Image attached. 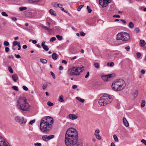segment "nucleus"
<instances>
[{"mask_svg": "<svg viewBox=\"0 0 146 146\" xmlns=\"http://www.w3.org/2000/svg\"><path fill=\"white\" fill-rule=\"evenodd\" d=\"M78 139V133L76 129L71 128L67 130L65 137V144L67 146H74Z\"/></svg>", "mask_w": 146, "mask_h": 146, "instance_id": "1", "label": "nucleus"}, {"mask_svg": "<svg viewBox=\"0 0 146 146\" xmlns=\"http://www.w3.org/2000/svg\"><path fill=\"white\" fill-rule=\"evenodd\" d=\"M54 122L53 119L50 116L45 117L40 121V125L41 131L45 133L49 132L51 128V125Z\"/></svg>", "mask_w": 146, "mask_h": 146, "instance_id": "2", "label": "nucleus"}, {"mask_svg": "<svg viewBox=\"0 0 146 146\" xmlns=\"http://www.w3.org/2000/svg\"><path fill=\"white\" fill-rule=\"evenodd\" d=\"M17 106L21 111H28L31 110V106L25 97H20L17 100Z\"/></svg>", "mask_w": 146, "mask_h": 146, "instance_id": "3", "label": "nucleus"}, {"mask_svg": "<svg viewBox=\"0 0 146 146\" xmlns=\"http://www.w3.org/2000/svg\"><path fill=\"white\" fill-rule=\"evenodd\" d=\"M111 97L106 94H104L103 96L101 97L98 100L99 104L101 106H105L109 104L112 101Z\"/></svg>", "mask_w": 146, "mask_h": 146, "instance_id": "4", "label": "nucleus"}, {"mask_svg": "<svg viewBox=\"0 0 146 146\" xmlns=\"http://www.w3.org/2000/svg\"><path fill=\"white\" fill-rule=\"evenodd\" d=\"M84 70V67L81 65L78 66L73 67L72 69H70L68 70V73L70 76L73 75L78 76Z\"/></svg>", "mask_w": 146, "mask_h": 146, "instance_id": "5", "label": "nucleus"}, {"mask_svg": "<svg viewBox=\"0 0 146 146\" xmlns=\"http://www.w3.org/2000/svg\"><path fill=\"white\" fill-rule=\"evenodd\" d=\"M117 39L118 40L127 41L128 40L127 33L123 32L118 33L117 35Z\"/></svg>", "mask_w": 146, "mask_h": 146, "instance_id": "6", "label": "nucleus"}, {"mask_svg": "<svg viewBox=\"0 0 146 146\" xmlns=\"http://www.w3.org/2000/svg\"><path fill=\"white\" fill-rule=\"evenodd\" d=\"M124 82V80L121 79L115 80L111 85V87L112 89L114 90L118 87V86H121V84L123 83Z\"/></svg>", "mask_w": 146, "mask_h": 146, "instance_id": "7", "label": "nucleus"}, {"mask_svg": "<svg viewBox=\"0 0 146 146\" xmlns=\"http://www.w3.org/2000/svg\"><path fill=\"white\" fill-rule=\"evenodd\" d=\"M15 120L17 122L21 124H25L27 122L26 120L23 117H20L16 116L15 118Z\"/></svg>", "mask_w": 146, "mask_h": 146, "instance_id": "8", "label": "nucleus"}, {"mask_svg": "<svg viewBox=\"0 0 146 146\" xmlns=\"http://www.w3.org/2000/svg\"><path fill=\"white\" fill-rule=\"evenodd\" d=\"M111 0H100L99 2L100 5L103 7H106L108 5V4L111 2Z\"/></svg>", "mask_w": 146, "mask_h": 146, "instance_id": "9", "label": "nucleus"}, {"mask_svg": "<svg viewBox=\"0 0 146 146\" xmlns=\"http://www.w3.org/2000/svg\"><path fill=\"white\" fill-rule=\"evenodd\" d=\"M0 146H10L6 141L0 136Z\"/></svg>", "mask_w": 146, "mask_h": 146, "instance_id": "10", "label": "nucleus"}, {"mask_svg": "<svg viewBox=\"0 0 146 146\" xmlns=\"http://www.w3.org/2000/svg\"><path fill=\"white\" fill-rule=\"evenodd\" d=\"M114 76L113 74H109L106 75H104L102 76V79L105 81H106L111 78L113 77Z\"/></svg>", "mask_w": 146, "mask_h": 146, "instance_id": "11", "label": "nucleus"}, {"mask_svg": "<svg viewBox=\"0 0 146 146\" xmlns=\"http://www.w3.org/2000/svg\"><path fill=\"white\" fill-rule=\"evenodd\" d=\"M121 86H122V87L121 86H118V87H117L114 90L115 91H119L123 89L125 86V82L123 83H122V84H121Z\"/></svg>", "mask_w": 146, "mask_h": 146, "instance_id": "12", "label": "nucleus"}, {"mask_svg": "<svg viewBox=\"0 0 146 146\" xmlns=\"http://www.w3.org/2000/svg\"><path fill=\"white\" fill-rule=\"evenodd\" d=\"M100 132V131L99 129H96L94 133V135L96 138L99 140H100L101 139V137L99 134Z\"/></svg>", "mask_w": 146, "mask_h": 146, "instance_id": "13", "label": "nucleus"}, {"mask_svg": "<svg viewBox=\"0 0 146 146\" xmlns=\"http://www.w3.org/2000/svg\"><path fill=\"white\" fill-rule=\"evenodd\" d=\"M69 118L71 119L74 120L76 119L78 117V114L75 115L74 114H70L69 115Z\"/></svg>", "mask_w": 146, "mask_h": 146, "instance_id": "14", "label": "nucleus"}, {"mask_svg": "<svg viewBox=\"0 0 146 146\" xmlns=\"http://www.w3.org/2000/svg\"><path fill=\"white\" fill-rule=\"evenodd\" d=\"M45 43V42L44 41L42 42L41 44V46L45 50L47 51L49 50V48L46 45L44 44Z\"/></svg>", "mask_w": 146, "mask_h": 146, "instance_id": "15", "label": "nucleus"}, {"mask_svg": "<svg viewBox=\"0 0 146 146\" xmlns=\"http://www.w3.org/2000/svg\"><path fill=\"white\" fill-rule=\"evenodd\" d=\"M12 78L13 80V81L16 82L17 81V80L18 79V77L17 74H14L12 75Z\"/></svg>", "mask_w": 146, "mask_h": 146, "instance_id": "16", "label": "nucleus"}, {"mask_svg": "<svg viewBox=\"0 0 146 146\" xmlns=\"http://www.w3.org/2000/svg\"><path fill=\"white\" fill-rule=\"evenodd\" d=\"M40 26L43 29L47 30L49 32H50L52 31V29H50L49 28L47 27H46L44 26L42 24H40Z\"/></svg>", "mask_w": 146, "mask_h": 146, "instance_id": "17", "label": "nucleus"}, {"mask_svg": "<svg viewBox=\"0 0 146 146\" xmlns=\"http://www.w3.org/2000/svg\"><path fill=\"white\" fill-rule=\"evenodd\" d=\"M123 122L125 126L128 127V122L125 117H123Z\"/></svg>", "mask_w": 146, "mask_h": 146, "instance_id": "18", "label": "nucleus"}, {"mask_svg": "<svg viewBox=\"0 0 146 146\" xmlns=\"http://www.w3.org/2000/svg\"><path fill=\"white\" fill-rule=\"evenodd\" d=\"M139 44L140 46L142 47H143L146 44V42L145 41L143 40H141L139 42Z\"/></svg>", "mask_w": 146, "mask_h": 146, "instance_id": "19", "label": "nucleus"}, {"mask_svg": "<svg viewBox=\"0 0 146 146\" xmlns=\"http://www.w3.org/2000/svg\"><path fill=\"white\" fill-rule=\"evenodd\" d=\"M52 57L54 60H56L58 58V55L56 53H53L52 55Z\"/></svg>", "mask_w": 146, "mask_h": 146, "instance_id": "20", "label": "nucleus"}, {"mask_svg": "<svg viewBox=\"0 0 146 146\" xmlns=\"http://www.w3.org/2000/svg\"><path fill=\"white\" fill-rule=\"evenodd\" d=\"M48 84H49L50 86L51 85V84L50 83L47 82L45 84H43L42 86V89L43 90H45L48 86Z\"/></svg>", "mask_w": 146, "mask_h": 146, "instance_id": "21", "label": "nucleus"}, {"mask_svg": "<svg viewBox=\"0 0 146 146\" xmlns=\"http://www.w3.org/2000/svg\"><path fill=\"white\" fill-rule=\"evenodd\" d=\"M59 5H61L62 6V5L58 3H52V6L55 7H60L59 6Z\"/></svg>", "mask_w": 146, "mask_h": 146, "instance_id": "22", "label": "nucleus"}, {"mask_svg": "<svg viewBox=\"0 0 146 146\" xmlns=\"http://www.w3.org/2000/svg\"><path fill=\"white\" fill-rule=\"evenodd\" d=\"M49 12L52 15H53L54 16H56V12L52 9H50V10Z\"/></svg>", "mask_w": 146, "mask_h": 146, "instance_id": "23", "label": "nucleus"}, {"mask_svg": "<svg viewBox=\"0 0 146 146\" xmlns=\"http://www.w3.org/2000/svg\"><path fill=\"white\" fill-rule=\"evenodd\" d=\"M134 25L132 22H130L128 24V27L131 29H132L134 27Z\"/></svg>", "mask_w": 146, "mask_h": 146, "instance_id": "24", "label": "nucleus"}, {"mask_svg": "<svg viewBox=\"0 0 146 146\" xmlns=\"http://www.w3.org/2000/svg\"><path fill=\"white\" fill-rule=\"evenodd\" d=\"M64 97L62 95H61L59 96L58 100L60 102H64Z\"/></svg>", "mask_w": 146, "mask_h": 146, "instance_id": "25", "label": "nucleus"}, {"mask_svg": "<svg viewBox=\"0 0 146 146\" xmlns=\"http://www.w3.org/2000/svg\"><path fill=\"white\" fill-rule=\"evenodd\" d=\"M76 99L78 100L82 103H83L84 102V99H82L79 97H77L76 98Z\"/></svg>", "mask_w": 146, "mask_h": 146, "instance_id": "26", "label": "nucleus"}, {"mask_svg": "<svg viewBox=\"0 0 146 146\" xmlns=\"http://www.w3.org/2000/svg\"><path fill=\"white\" fill-rule=\"evenodd\" d=\"M138 92V91L136 90L133 93V97L134 98H135L137 97Z\"/></svg>", "mask_w": 146, "mask_h": 146, "instance_id": "27", "label": "nucleus"}, {"mask_svg": "<svg viewBox=\"0 0 146 146\" xmlns=\"http://www.w3.org/2000/svg\"><path fill=\"white\" fill-rule=\"evenodd\" d=\"M40 61L43 64H46L47 62V60L44 59L40 58Z\"/></svg>", "mask_w": 146, "mask_h": 146, "instance_id": "28", "label": "nucleus"}, {"mask_svg": "<svg viewBox=\"0 0 146 146\" xmlns=\"http://www.w3.org/2000/svg\"><path fill=\"white\" fill-rule=\"evenodd\" d=\"M54 136L53 135H51L48 136H47V140H49L50 139L54 138Z\"/></svg>", "mask_w": 146, "mask_h": 146, "instance_id": "29", "label": "nucleus"}, {"mask_svg": "<svg viewBox=\"0 0 146 146\" xmlns=\"http://www.w3.org/2000/svg\"><path fill=\"white\" fill-rule=\"evenodd\" d=\"M94 65L96 68L98 69L99 68L100 64L99 63L97 62L95 63L94 64Z\"/></svg>", "mask_w": 146, "mask_h": 146, "instance_id": "30", "label": "nucleus"}, {"mask_svg": "<svg viewBox=\"0 0 146 146\" xmlns=\"http://www.w3.org/2000/svg\"><path fill=\"white\" fill-rule=\"evenodd\" d=\"M47 137V136L46 135H43L42 137V139L44 141H46L48 140Z\"/></svg>", "mask_w": 146, "mask_h": 146, "instance_id": "31", "label": "nucleus"}, {"mask_svg": "<svg viewBox=\"0 0 146 146\" xmlns=\"http://www.w3.org/2000/svg\"><path fill=\"white\" fill-rule=\"evenodd\" d=\"M145 100H143L142 101V103L141 104V107L143 108L145 106Z\"/></svg>", "mask_w": 146, "mask_h": 146, "instance_id": "32", "label": "nucleus"}, {"mask_svg": "<svg viewBox=\"0 0 146 146\" xmlns=\"http://www.w3.org/2000/svg\"><path fill=\"white\" fill-rule=\"evenodd\" d=\"M107 65L108 66H110L111 67H112L114 65V63L113 62H111L110 63L109 62H108L107 63Z\"/></svg>", "mask_w": 146, "mask_h": 146, "instance_id": "33", "label": "nucleus"}, {"mask_svg": "<svg viewBox=\"0 0 146 146\" xmlns=\"http://www.w3.org/2000/svg\"><path fill=\"white\" fill-rule=\"evenodd\" d=\"M58 39L59 40H60L62 39V36H60L59 35H57L56 36Z\"/></svg>", "mask_w": 146, "mask_h": 146, "instance_id": "34", "label": "nucleus"}, {"mask_svg": "<svg viewBox=\"0 0 146 146\" xmlns=\"http://www.w3.org/2000/svg\"><path fill=\"white\" fill-rule=\"evenodd\" d=\"M19 9L21 11H23L26 10L27 8L25 7H20Z\"/></svg>", "mask_w": 146, "mask_h": 146, "instance_id": "35", "label": "nucleus"}, {"mask_svg": "<svg viewBox=\"0 0 146 146\" xmlns=\"http://www.w3.org/2000/svg\"><path fill=\"white\" fill-rule=\"evenodd\" d=\"M113 137L115 141L116 142H117L118 141V138L116 135H113Z\"/></svg>", "mask_w": 146, "mask_h": 146, "instance_id": "36", "label": "nucleus"}, {"mask_svg": "<svg viewBox=\"0 0 146 146\" xmlns=\"http://www.w3.org/2000/svg\"><path fill=\"white\" fill-rule=\"evenodd\" d=\"M8 70L9 72L11 73L12 74L13 73V70L11 67L9 66L8 67Z\"/></svg>", "mask_w": 146, "mask_h": 146, "instance_id": "37", "label": "nucleus"}, {"mask_svg": "<svg viewBox=\"0 0 146 146\" xmlns=\"http://www.w3.org/2000/svg\"><path fill=\"white\" fill-rule=\"evenodd\" d=\"M47 104L50 106H53L54 104L48 101L47 102Z\"/></svg>", "mask_w": 146, "mask_h": 146, "instance_id": "38", "label": "nucleus"}, {"mask_svg": "<svg viewBox=\"0 0 146 146\" xmlns=\"http://www.w3.org/2000/svg\"><path fill=\"white\" fill-rule=\"evenodd\" d=\"M1 15L5 17H7L8 16V15L5 12H2L1 13Z\"/></svg>", "mask_w": 146, "mask_h": 146, "instance_id": "39", "label": "nucleus"}, {"mask_svg": "<svg viewBox=\"0 0 146 146\" xmlns=\"http://www.w3.org/2000/svg\"><path fill=\"white\" fill-rule=\"evenodd\" d=\"M12 88L13 89L15 90L16 91H18L19 90L18 87L16 86H13L12 87Z\"/></svg>", "mask_w": 146, "mask_h": 146, "instance_id": "40", "label": "nucleus"}, {"mask_svg": "<svg viewBox=\"0 0 146 146\" xmlns=\"http://www.w3.org/2000/svg\"><path fill=\"white\" fill-rule=\"evenodd\" d=\"M84 6L83 5H82L80 6L77 9V10L78 11H80L81 9Z\"/></svg>", "mask_w": 146, "mask_h": 146, "instance_id": "41", "label": "nucleus"}, {"mask_svg": "<svg viewBox=\"0 0 146 146\" xmlns=\"http://www.w3.org/2000/svg\"><path fill=\"white\" fill-rule=\"evenodd\" d=\"M87 9L88 10V11L89 12V13H90L91 12V11H92V10L90 9V8L88 6H87Z\"/></svg>", "mask_w": 146, "mask_h": 146, "instance_id": "42", "label": "nucleus"}, {"mask_svg": "<svg viewBox=\"0 0 146 146\" xmlns=\"http://www.w3.org/2000/svg\"><path fill=\"white\" fill-rule=\"evenodd\" d=\"M3 44L5 46H8L9 45V43L8 41H5L4 42Z\"/></svg>", "mask_w": 146, "mask_h": 146, "instance_id": "43", "label": "nucleus"}, {"mask_svg": "<svg viewBox=\"0 0 146 146\" xmlns=\"http://www.w3.org/2000/svg\"><path fill=\"white\" fill-rule=\"evenodd\" d=\"M56 40V38L55 37H52L50 40V41L51 42H53V41H55Z\"/></svg>", "mask_w": 146, "mask_h": 146, "instance_id": "44", "label": "nucleus"}, {"mask_svg": "<svg viewBox=\"0 0 146 146\" xmlns=\"http://www.w3.org/2000/svg\"><path fill=\"white\" fill-rule=\"evenodd\" d=\"M18 42L17 41H14V42H13V45L14 46H15L17 45H18Z\"/></svg>", "mask_w": 146, "mask_h": 146, "instance_id": "45", "label": "nucleus"}, {"mask_svg": "<svg viewBox=\"0 0 146 146\" xmlns=\"http://www.w3.org/2000/svg\"><path fill=\"white\" fill-rule=\"evenodd\" d=\"M134 31L136 33H138L139 32V29L138 28H136L134 29Z\"/></svg>", "mask_w": 146, "mask_h": 146, "instance_id": "46", "label": "nucleus"}, {"mask_svg": "<svg viewBox=\"0 0 146 146\" xmlns=\"http://www.w3.org/2000/svg\"><path fill=\"white\" fill-rule=\"evenodd\" d=\"M23 88L24 90L26 91H27L28 90V88L25 86H23Z\"/></svg>", "mask_w": 146, "mask_h": 146, "instance_id": "47", "label": "nucleus"}, {"mask_svg": "<svg viewBox=\"0 0 146 146\" xmlns=\"http://www.w3.org/2000/svg\"><path fill=\"white\" fill-rule=\"evenodd\" d=\"M35 119L33 120L30 121L29 124L30 125H32L33 123L35 122Z\"/></svg>", "mask_w": 146, "mask_h": 146, "instance_id": "48", "label": "nucleus"}, {"mask_svg": "<svg viewBox=\"0 0 146 146\" xmlns=\"http://www.w3.org/2000/svg\"><path fill=\"white\" fill-rule=\"evenodd\" d=\"M34 145L35 146H41V144L40 143H36L34 144Z\"/></svg>", "mask_w": 146, "mask_h": 146, "instance_id": "49", "label": "nucleus"}, {"mask_svg": "<svg viewBox=\"0 0 146 146\" xmlns=\"http://www.w3.org/2000/svg\"><path fill=\"white\" fill-rule=\"evenodd\" d=\"M137 57L138 58H140L141 56V54L140 52H138L137 53Z\"/></svg>", "mask_w": 146, "mask_h": 146, "instance_id": "50", "label": "nucleus"}, {"mask_svg": "<svg viewBox=\"0 0 146 146\" xmlns=\"http://www.w3.org/2000/svg\"><path fill=\"white\" fill-rule=\"evenodd\" d=\"M141 141L144 144L146 145V141L144 139H142L141 140Z\"/></svg>", "mask_w": 146, "mask_h": 146, "instance_id": "51", "label": "nucleus"}, {"mask_svg": "<svg viewBox=\"0 0 146 146\" xmlns=\"http://www.w3.org/2000/svg\"><path fill=\"white\" fill-rule=\"evenodd\" d=\"M50 73V74H51V75L52 76L53 78L54 79H55V75L54 74V73L52 71H51Z\"/></svg>", "mask_w": 146, "mask_h": 146, "instance_id": "52", "label": "nucleus"}, {"mask_svg": "<svg viewBox=\"0 0 146 146\" xmlns=\"http://www.w3.org/2000/svg\"><path fill=\"white\" fill-rule=\"evenodd\" d=\"M5 50L6 52H8L9 51V48L8 47H6L5 48Z\"/></svg>", "mask_w": 146, "mask_h": 146, "instance_id": "53", "label": "nucleus"}, {"mask_svg": "<svg viewBox=\"0 0 146 146\" xmlns=\"http://www.w3.org/2000/svg\"><path fill=\"white\" fill-rule=\"evenodd\" d=\"M80 35L82 36H84L85 35V34L83 32H81L80 33Z\"/></svg>", "mask_w": 146, "mask_h": 146, "instance_id": "54", "label": "nucleus"}, {"mask_svg": "<svg viewBox=\"0 0 146 146\" xmlns=\"http://www.w3.org/2000/svg\"><path fill=\"white\" fill-rule=\"evenodd\" d=\"M32 3L38 2L40 0H30Z\"/></svg>", "mask_w": 146, "mask_h": 146, "instance_id": "55", "label": "nucleus"}, {"mask_svg": "<svg viewBox=\"0 0 146 146\" xmlns=\"http://www.w3.org/2000/svg\"><path fill=\"white\" fill-rule=\"evenodd\" d=\"M113 17L119 18L120 17V16L119 15H115L113 16Z\"/></svg>", "mask_w": 146, "mask_h": 146, "instance_id": "56", "label": "nucleus"}, {"mask_svg": "<svg viewBox=\"0 0 146 146\" xmlns=\"http://www.w3.org/2000/svg\"><path fill=\"white\" fill-rule=\"evenodd\" d=\"M15 57L17 58H21V57L19 55V54H15Z\"/></svg>", "mask_w": 146, "mask_h": 146, "instance_id": "57", "label": "nucleus"}, {"mask_svg": "<svg viewBox=\"0 0 146 146\" xmlns=\"http://www.w3.org/2000/svg\"><path fill=\"white\" fill-rule=\"evenodd\" d=\"M89 72H88L86 75V76H85V78H87L89 76Z\"/></svg>", "mask_w": 146, "mask_h": 146, "instance_id": "58", "label": "nucleus"}, {"mask_svg": "<svg viewBox=\"0 0 146 146\" xmlns=\"http://www.w3.org/2000/svg\"><path fill=\"white\" fill-rule=\"evenodd\" d=\"M77 87V86L76 85H73L72 86V88L73 89H75Z\"/></svg>", "mask_w": 146, "mask_h": 146, "instance_id": "59", "label": "nucleus"}, {"mask_svg": "<svg viewBox=\"0 0 146 146\" xmlns=\"http://www.w3.org/2000/svg\"><path fill=\"white\" fill-rule=\"evenodd\" d=\"M61 10H62V11L64 12H65V13H67V11H66L64 10V8L62 7H61Z\"/></svg>", "mask_w": 146, "mask_h": 146, "instance_id": "60", "label": "nucleus"}, {"mask_svg": "<svg viewBox=\"0 0 146 146\" xmlns=\"http://www.w3.org/2000/svg\"><path fill=\"white\" fill-rule=\"evenodd\" d=\"M62 63H64L65 64H66L67 63V61L64 60H62Z\"/></svg>", "mask_w": 146, "mask_h": 146, "instance_id": "61", "label": "nucleus"}, {"mask_svg": "<svg viewBox=\"0 0 146 146\" xmlns=\"http://www.w3.org/2000/svg\"><path fill=\"white\" fill-rule=\"evenodd\" d=\"M141 72L143 74H144L145 73V70H141Z\"/></svg>", "mask_w": 146, "mask_h": 146, "instance_id": "62", "label": "nucleus"}, {"mask_svg": "<svg viewBox=\"0 0 146 146\" xmlns=\"http://www.w3.org/2000/svg\"><path fill=\"white\" fill-rule=\"evenodd\" d=\"M23 48L24 49H26L27 48V46L26 45H24L23 46Z\"/></svg>", "mask_w": 146, "mask_h": 146, "instance_id": "63", "label": "nucleus"}, {"mask_svg": "<svg viewBox=\"0 0 146 146\" xmlns=\"http://www.w3.org/2000/svg\"><path fill=\"white\" fill-rule=\"evenodd\" d=\"M11 19L13 21H16L17 20V19L16 17H13Z\"/></svg>", "mask_w": 146, "mask_h": 146, "instance_id": "64", "label": "nucleus"}]
</instances>
